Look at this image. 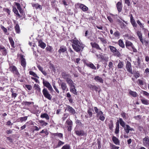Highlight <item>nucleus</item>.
Segmentation results:
<instances>
[{
    "label": "nucleus",
    "mask_w": 149,
    "mask_h": 149,
    "mask_svg": "<svg viewBox=\"0 0 149 149\" xmlns=\"http://www.w3.org/2000/svg\"><path fill=\"white\" fill-rule=\"evenodd\" d=\"M109 129L111 130L112 129L113 127V123L112 120H110L109 123Z\"/></svg>",
    "instance_id": "45"
},
{
    "label": "nucleus",
    "mask_w": 149,
    "mask_h": 149,
    "mask_svg": "<svg viewBox=\"0 0 149 149\" xmlns=\"http://www.w3.org/2000/svg\"><path fill=\"white\" fill-rule=\"evenodd\" d=\"M79 8L84 11H86L88 10V8L86 6L82 4H80Z\"/></svg>",
    "instance_id": "23"
},
{
    "label": "nucleus",
    "mask_w": 149,
    "mask_h": 149,
    "mask_svg": "<svg viewBox=\"0 0 149 149\" xmlns=\"http://www.w3.org/2000/svg\"><path fill=\"white\" fill-rule=\"evenodd\" d=\"M39 122L41 124V126H46L48 125V123L46 122L43 120H39Z\"/></svg>",
    "instance_id": "40"
},
{
    "label": "nucleus",
    "mask_w": 149,
    "mask_h": 149,
    "mask_svg": "<svg viewBox=\"0 0 149 149\" xmlns=\"http://www.w3.org/2000/svg\"><path fill=\"white\" fill-rule=\"evenodd\" d=\"M33 88L36 90V92L37 94L40 93L41 89L40 86L38 84H35L33 86Z\"/></svg>",
    "instance_id": "16"
},
{
    "label": "nucleus",
    "mask_w": 149,
    "mask_h": 149,
    "mask_svg": "<svg viewBox=\"0 0 149 149\" xmlns=\"http://www.w3.org/2000/svg\"><path fill=\"white\" fill-rule=\"evenodd\" d=\"M143 94L144 95L147 97L149 96V93L145 91H143Z\"/></svg>",
    "instance_id": "60"
},
{
    "label": "nucleus",
    "mask_w": 149,
    "mask_h": 149,
    "mask_svg": "<svg viewBox=\"0 0 149 149\" xmlns=\"http://www.w3.org/2000/svg\"><path fill=\"white\" fill-rule=\"evenodd\" d=\"M20 59L21 62V65L24 68L26 67V62L25 59L24 58L23 55L21 54L20 55Z\"/></svg>",
    "instance_id": "11"
},
{
    "label": "nucleus",
    "mask_w": 149,
    "mask_h": 149,
    "mask_svg": "<svg viewBox=\"0 0 149 149\" xmlns=\"http://www.w3.org/2000/svg\"><path fill=\"white\" fill-rule=\"evenodd\" d=\"M65 123L68 125L67 127L68 131H70L72 130V122L70 119L67 120Z\"/></svg>",
    "instance_id": "10"
},
{
    "label": "nucleus",
    "mask_w": 149,
    "mask_h": 149,
    "mask_svg": "<svg viewBox=\"0 0 149 149\" xmlns=\"http://www.w3.org/2000/svg\"><path fill=\"white\" fill-rule=\"evenodd\" d=\"M24 104L26 105H29L31 104H33V102H24Z\"/></svg>",
    "instance_id": "63"
},
{
    "label": "nucleus",
    "mask_w": 149,
    "mask_h": 149,
    "mask_svg": "<svg viewBox=\"0 0 149 149\" xmlns=\"http://www.w3.org/2000/svg\"><path fill=\"white\" fill-rule=\"evenodd\" d=\"M118 42L119 45V46L120 47H121L123 48L125 47V45L124 43L123 42V41L122 40H121V39L119 40H118Z\"/></svg>",
    "instance_id": "36"
},
{
    "label": "nucleus",
    "mask_w": 149,
    "mask_h": 149,
    "mask_svg": "<svg viewBox=\"0 0 149 149\" xmlns=\"http://www.w3.org/2000/svg\"><path fill=\"white\" fill-rule=\"evenodd\" d=\"M75 132L76 135L79 136H83L86 134V133L82 130H77Z\"/></svg>",
    "instance_id": "15"
},
{
    "label": "nucleus",
    "mask_w": 149,
    "mask_h": 149,
    "mask_svg": "<svg viewBox=\"0 0 149 149\" xmlns=\"http://www.w3.org/2000/svg\"><path fill=\"white\" fill-rule=\"evenodd\" d=\"M52 48L51 46H47L46 48V49L47 51H49V52H52Z\"/></svg>",
    "instance_id": "54"
},
{
    "label": "nucleus",
    "mask_w": 149,
    "mask_h": 149,
    "mask_svg": "<svg viewBox=\"0 0 149 149\" xmlns=\"http://www.w3.org/2000/svg\"><path fill=\"white\" fill-rule=\"evenodd\" d=\"M29 73L30 75H32L34 77H36L38 78H39V77L37 75V74L35 72L32 71H30Z\"/></svg>",
    "instance_id": "42"
},
{
    "label": "nucleus",
    "mask_w": 149,
    "mask_h": 149,
    "mask_svg": "<svg viewBox=\"0 0 149 149\" xmlns=\"http://www.w3.org/2000/svg\"><path fill=\"white\" fill-rule=\"evenodd\" d=\"M130 22L133 27L136 28L137 26V24L136 23L135 20L133 18L132 15H130Z\"/></svg>",
    "instance_id": "14"
},
{
    "label": "nucleus",
    "mask_w": 149,
    "mask_h": 149,
    "mask_svg": "<svg viewBox=\"0 0 149 149\" xmlns=\"http://www.w3.org/2000/svg\"><path fill=\"white\" fill-rule=\"evenodd\" d=\"M38 46H40L41 48L44 49L46 47V44L41 40H40L38 41Z\"/></svg>",
    "instance_id": "27"
},
{
    "label": "nucleus",
    "mask_w": 149,
    "mask_h": 149,
    "mask_svg": "<svg viewBox=\"0 0 149 149\" xmlns=\"http://www.w3.org/2000/svg\"><path fill=\"white\" fill-rule=\"evenodd\" d=\"M119 122L120 125L123 127L124 128L125 126V123L123 120L121 118H119Z\"/></svg>",
    "instance_id": "39"
},
{
    "label": "nucleus",
    "mask_w": 149,
    "mask_h": 149,
    "mask_svg": "<svg viewBox=\"0 0 149 149\" xmlns=\"http://www.w3.org/2000/svg\"><path fill=\"white\" fill-rule=\"evenodd\" d=\"M61 76L63 79H65L66 80V79L69 78L70 77V75L65 72H62L61 74Z\"/></svg>",
    "instance_id": "26"
},
{
    "label": "nucleus",
    "mask_w": 149,
    "mask_h": 149,
    "mask_svg": "<svg viewBox=\"0 0 149 149\" xmlns=\"http://www.w3.org/2000/svg\"><path fill=\"white\" fill-rule=\"evenodd\" d=\"M13 11L15 14L17 15L19 17L20 16V15L18 13V11L15 7H14L13 8Z\"/></svg>",
    "instance_id": "44"
},
{
    "label": "nucleus",
    "mask_w": 149,
    "mask_h": 149,
    "mask_svg": "<svg viewBox=\"0 0 149 149\" xmlns=\"http://www.w3.org/2000/svg\"><path fill=\"white\" fill-rule=\"evenodd\" d=\"M142 103L145 105L149 104V100L143 98L141 99Z\"/></svg>",
    "instance_id": "32"
},
{
    "label": "nucleus",
    "mask_w": 149,
    "mask_h": 149,
    "mask_svg": "<svg viewBox=\"0 0 149 149\" xmlns=\"http://www.w3.org/2000/svg\"><path fill=\"white\" fill-rule=\"evenodd\" d=\"M42 92L44 96L46 98L49 100H51L52 96L49 93L48 91L46 88H44L42 90Z\"/></svg>",
    "instance_id": "5"
},
{
    "label": "nucleus",
    "mask_w": 149,
    "mask_h": 149,
    "mask_svg": "<svg viewBox=\"0 0 149 149\" xmlns=\"http://www.w3.org/2000/svg\"><path fill=\"white\" fill-rule=\"evenodd\" d=\"M40 117L41 118H45L47 120H49V117L48 115L46 113H42Z\"/></svg>",
    "instance_id": "24"
},
{
    "label": "nucleus",
    "mask_w": 149,
    "mask_h": 149,
    "mask_svg": "<svg viewBox=\"0 0 149 149\" xmlns=\"http://www.w3.org/2000/svg\"><path fill=\"white\" fill-rule=\"evenodd\" d=\"M67 50V48L65 46H61L60 49H59L58 52L59 53L61 54L62 53H63Z\"/></svg>",
    "instance_id": "22"
},
{
    "label": "nucleus",
    "mask_w": 149,
    "mask_h": 149,
    "mask_svg": "<svg viewBox=\"0 0 149 149\" xmlns=\"http://www.w3.org/2000/svg\"><path fill=\"white\" fill-rule=\"evenodd\" d=\"M66 81L70 87L74 85V83L72 80L69 78L66 79Z\"/></svg>",
    "instance_id": "19"
},
{
    "label": "nucleus",
    "mask_w": 149,
    "mask_h": 149,
    "mask_svg": "<svg viewBox=\"0 0 149 149\" xmlns=\"http://www.w3.org/2000/svg\"><path fill=\"white\" fill-rule=\"evenodd\" d=\"M70 91L71 92H72L75 95H77V91L75 88V86L74 85L70 86Z\"/></svg>",
    "instance_id": "18"
},
{
    "label": "nucleus",
    "mask_w": 149,
    "mask_h": 149,
    "mask_svg": "<svg viewBox=\"0 0 149 149\" xmlns=\"http://www.w3.org/2000/svg\"><path fill=\"white\" fill-rule=\"evenodd\" d=\"M119 147L116 146L114 145H111V149H118Z\"/></svg>",
    "instance_id": "59"
},
{
    "label": "nucleus",
    "mask_w": 149,
    "mask_h": 149,
    "mask_svg": "<svg viewBox=\"0 0 149 149\" xmlns=\"http://www.w3.org/2000/svg\"><path fill=\"white\" fill-rule=\"evenodd\" d=\"M40 133H45L46 135H47L48 134V132L47 130H43L41 131L40 132Z\"/></svg>",
    "instance_id": "52"
},
{
    "label": "nucleus",
    "mask_w": 149,
    "mask_h": 149,
    "mask_svg": "<svg viewBox=\"0 0 149 149\" xmlns=\"http://www.w3.org/2000/svg\"><path fill=\"white\" fill-rule=\"evenodd\" d=\"M91 88L93 90L96 91H97L98 89V88L95 86H92Z\"/></svg>",
    "instance_id": "61"
},
{
    "label": "nucleus",
    "mask_w": 149,
    "mask_h": 149,
    "mask_svg": "<svg viewBox=\"0 0 149 149\" xmlns=\"http://www.w3.org/2000/svg\"><path fill=\"white\" fill-rule=\"evenodd\" d=\"M37 67L39 70L45 76H46L47 75V72L44 70H43V69L42 67H41L39 65H38Z\"/></svg>",
    "instance_id": "25"
},
{
    "label": "nucleus",
    "mask_w": 149,
    "mask_h": 149,
    "mask_svg": "<svg viewBox=\"0 0 149 149\" xmlns=\"http://www.w3.org/2000/svg\"><path fill=\"white\" fill-rule=\"evenodd\" d=\"M72 43V46L73 49L76 52H79L82 51L84 47V45L76 38L70 40Z\"/></svg>",
    "instance_id": "1"
},
{
    "label": "nucleus",
    "mask_w": 149,
    "mask_h": 149,
    "mask_svg": "<svg viewBox=\"0 0 149 149\" xmlns=\"http://www.w3.org/2000/svg\"><path fill=\"white\" fill-rule=\"evenodd\" d=\"M125 46L126 48L130 51H132L134 52H137L136 49L133 43L129 41H127L125 42Z\"/></svg>",
    "instance_id": "3"
},
{
    "label": "nucleus",
    "mask_w": 149,
    "mask_h": 149,
    "mask_svg": "<svg viewBox=\"0 0 149 149\" xmlns=\"http://www.w3.org/2000/svg\"><path fill=\"white\" fill-rule=\"evenodd\" d=\"M0 27L1 29L3 30V32L5 33H6L7 31V30L6 28H5L2 25H0Z\"/></svg>",
    "instance_id": "53"
},
{
    "label": "nucleus",
    "mask_w": 149,
    "mask_h": 149,
    "mask_svg": "<svg viewBox=\"0 0 149 149\" xmlns=\"http://www.w3.org/2000/svg\"><path fill=\"white\" fill-rule=\"evenodd\" d=\"M91 45L93 47L97 49L101 50V49L99 45L95 42H91Z\"/></svg>",
    "instance_id": "21"
},
{
    "label": "nucleus",
    "mask_w": 149,
    "mask_h": 149,
    "mask_svg": "<svg viewBox=\"0 0 149 149\" xmlns=\"http://www.w3.org/2000/svg\"><path fill=\"white\" fill-rule=\"evenodd\" d=\"M39 111L38 108V106L34 107L31 110V112L34 114H36Z\"/></svg>",
    "instance_id": "29"
},
{
    "label": "nucleus",
    "mask_w": 149,
    "mask_h": 149,
    "mask_svg": "<svg viewBox=\"0 0 149 149\" xmlns=\"http://www.w3.org/2000/svg\"><path fill=\"white\" fill-rule=\"evenodd\" d=\"M67 109L68 111L69 112L72 114H74L76 113V111L72 107L69 105L67 106Z\"/></svg>",
    "instance_id": "17"
},
{
    "label": "nucleus",
    "mask_w": 149,
    "mask_h": 149,
    "mask_svg": "<svg viewBox=\"0 0 149 149\" xmlns=\"http://www.w3.org/2000/svg\"><path fill=\"white\" fill-rule=\"evenodd\" d=\"M16 32L17 33H19L20 32V30L19 26L18 24H16L14 27Z\"/></svg>",
    "instance_id": "31"
},
{
    "label": "nucleus",
    "mask_w": 149,
    "mask_h": 149,
    "mask_svg": "<svg viewBox=\"0 0 149 149\" xmlns=\"http://www.w3.org/2000/svg\"><path fill=\"white\" fill-rule=\"evenodd\" d=\"M116 6L118 12L119 13L120 12L122 9V4L121 3L119 2H118Z\"/></svg>",
    "instance_id": "28"
},
{
    "label": "nucleus",
    "mask_w": 149,
    "mask_h": 149,
    "mask_svg": "<svg viewBox=\"0 0 149 149\" xmlns=\"http://www.w3.org/2000/svg\"><path fill=\"white\" fill-rule=\"evenodd\" d=\"M94 109L95 110V111L97 113V114H98L99 113H100V111H101L98 109L97 107H94Z\"/></svg>",
    "instance_id": "57"
},
{
    "label": "nucleus",
    "mask_w": 149,
    "mask_h": 149,
    "mask_svg": "<svg viewBox=\"0 0 149 149\" xmlns=\"http://www.w3.org/2000/svg\"><path fill=\"white\" fill-rule=\"evenodd\" d=\"M70 146L69 144H66L64 145L61 149H70Z\"/></svg>",
    "instance_id": "49"
},
{
    "label": "nucleus",
    "mask_w": 149,
    "mask_h": 149,
    "mask_svg": "<svg viewBox=\"0 0 149 149\" xmlns=\"http://www.w3.org/2000/svg\"><path fill=\"white\" fill-rule=\"evenodd\" d=\"M53 135L54 136H57L60 138H63V135L61 133H54L53 134Z\"/></svg>",
    "instance_id": "41"
},
{
    "label": "nucleus",
    "mask_w": 149,
    "mask_h": 149,
    "mask_svg": "<svg viewBox=\"0 0 149 149\" xmlns=\"http://www.w3.org/2000/svg\"><path fill=\"white\" fill-rule=\"evenodd\" d=\"M138 83L141 85H143L144 84L143 81L139 79L138 80Z\"/></svg>",
    "instance_id": "62"
},
{
    "label": "nucleus",
    "mask_w": 149,
    "mask_h": 149,
    "mask_svg": "<svg viewBox=\"0 0 149 149\" xmlns=\"http://www.w3.org/2000/svg\"><path fill=\"white\" fill-rule=\"evenodd\" d=\"M136 33L139 38L142 37V34L140 31H137Z\"/></svg>",
    "instance_id": "58"
},
{
    "label": "nucleus",
    "mask_w": 149,
    "mask_h": 149,
    "mask_svg": "<svg viewBox=\"0 0 149 149\" xmlns=\"http://www.w3.org/2000/svg\"><path fill=\"white\" fill-rule=\"evenodd\" d=\"M136 22L137 24L139 25L141 28H142L143 29H144V26H143V24L141 23L139 20H137Z\"/></svg>",
    "instance_id": "47"
},
{
    "label": "nucleus",
    "mask_w": 149,
    "mask_h": 149,
    "mask_svg": "<svg viewBox=\"0 0 149 149\" xmlns=\"http://www.w3.org/2000/svg\"><path fill=\"white\" fill-rule=\"evenodd\" d=\"M27 116H26L24 117H21L19 119L20 120L21 122H22L24 121H25L27 118Z\"/></svg>",
    "instance_id": "48"
},
{
    "label": "nucleus",
    "mask_w": 149,
    "mask_h": 149,
    "mask_svg": "<svg viewBox=\"0 0 149 149\" xmlns=\"http://www.w3.org/2000/svg\"><path fill=\"white\" fill-rule=\"evenodd\" d=\"M94 80L97 82H99L101 83H103V80L100 77L98 76H96L94 78Z\"/></svg>",
    "instance_id": "20"
},
{
    "label": "nucleus",
    "mask_w": 149,
    "mask_h": 149,
    "mask_svg": "<svg viewBox=\"0 0 149 149\" xmlns=\"http://www.w3.org/2000/svg\"><path fill=\"white\" fill-rule=\"evenodd\" d=\"M129 93L134 97H136L138 95V94L136 92L132 91L130 90Z\"/></svg>",
    "instance_id": "37"
},
{
    "label": "nucleus",
    "mask_w": 149,
    "mask_h": 149,
    "mask_svg": "<svg viewBox=\"0 0 149 149\" xmlns=\"http://www.w3.org/2000/svg\"><path fill=\"white\" fill-rule=\"evenodd\" d=\"M112 140L113 143L116 145H119V141L118 139L116 137L113 136L112 137Z\"/></svg>",
    "instance_id": "30"
},
{
    "label": "nucleus",
    "mask_w": 149,
    "mask_h": 149,
    "mask_svg": "<svg viewBox=\"0 0 149 149\" xmlns=\"http://www.w3.org/2000/svg\"><path fill=\"white\" fill-rule=\"evenodd\" d=\"M69 115L68 113H65L63 115V116L62 118V120L63 121L65 120L68 117Z\"/></svg>",
    "instance_id": "55"
},
{
    "label": "nucleus",
    "mask_w": 149,
    "mask_h": 149,
    "mask_svg": "<svg viewBox=\"0 0 149 149\" xmlns=\"http://www.w3.org/2000/svg\"><path fill=\"white\" fill-rule=\"evenodd\" d=\"M109 47L110 51L113 53L114 56L118 57L120 56L121 55L120 52L116 49V48L111 46H109Z\"/></svg>",
    "instance_id": "4"
},
{
    "label": "nucleus",
    "mask_w": 149,
    "mask_h": 149,
    "mask_svg": "<svg viewBox=\"0 0 149 149\" xmlns=\"http://www.w3.org/2000/svg\"><path fill=\"white\" fill-rule=\"evenodd\" d=\"M58 82L59 86H60V88L62 89L63 93L65 91H67L69 90L66 83L63 80L59 79Z\"/></svg>",
    "instance_id": "2"
},
{
    "label": "nucleus",
    "mask_w": 149,
    "mask_h": 149,
    "mask_svg": "<svg viewBox=\"0 0 149 149\" xmlns=\"http://www.w3.org/2000/svg\"><path fill=\"white\" fill-rule=\"evenodd\" d=\"M124 65L123 62L119 61V62L117 65V67L119 69L122 68H123Z\"/></svg>",
    "instance_id": "35"
},
{
    "label": "nucleus",
    "mask_w": 149,
    "mask_h": 149,
    "mask_svg": "<svg viewBox=\"0 0 149 149\" xmlns=\"http://www.w3.org/2000/svg\"><path fill=\"white\" fill-rule=\"evenodd\" d=\"M9 40L11 46L13 47H14V42L13 40V38L11 37L9 38Z\"/></svg>",
    "instance_id": "43"
},
{
    "label": "nucleus",
    "mask_w": 149,
    "mask_h": 149,
    "mask_svg": "<svg viewBox=\"0 0 149 149\" xmlns=\"http://www.w3.org/2000/svg\"><path fill=\"white\" fill-rule=\"evenodd\" d=\"M98 38L103 43L106 44L107 43L106 40L104 38L101 37H99Z\"/></svg>",
    "instance_id": "46"
},
{
    "label": "nucleus",
    "mask_w": 149,
    "mask_h": 149,
    "mask_svg": "<svg viewBox=\"0 0 149 149\" xmlns=\"http://www.w3.org/2000/svg\"><path fill=\"white\" fill-rule=\"evenodd\" d=\"M88 113V114L89 117V118H91L92 117V113L91 111H90V110H88L87 111Z\"/></svg>",
    "instance_id": "64"
},
{
    "label": "nucleus",
    "mask_w": 149,
    "mask_h": 149,
    "mask_svg": "<svg viewBox=\"0 0 149 149\" xmlns=\"http://www.w3.org/2000/svg\"><path fill=\"white\" fill-rule=\"evenodd\" d=\"M86 65L88 67L94 70H95L96 69V67L92 63H87Z\"/></svg>",
    "instance_id": "38"
},
{
    "label": "nucleus",
    "mask_w": 149,
    "mask_h": 149,
    "mask_svg": "<svg viewBox=\"0 0 149 149\" xmlns=\"http://www.w3.org/2000/svg\"><path fill=\"white\" fill-rule=\"evenodd\" d=\"M113 35L116 37L118 38L120 36V33L118 31H116V32L113 34Z\"/></svg>",
    "instance_id": "50"
},
{
    "label": "nucleus",
    "mask_w": 149,
    "mask_h": 149,
    "mask_svg": "<svg viewBox=\"0 0 149 149\" xmlns=\"http://www.w3.org/2000/svg\"><path fill=\"white\" fill-rule=\"evenodd\" d=\"M124 129L125 132L127 134L129 133L130 131L134 130L133 128L131 127L129 125H126Z\"/></svg>",
    "instance_id": "13"
},
{
    "label": "nucleus",
    "mask_w": 149,
    "mask_h": 149,
    "mask_svg": "<svg viewBox=\"0 0 149 149\" xmlns=\"http://www.w3.org/2000/svg\"><path fill=\"white\" fill-rule=\"evenodd\" d=\"M32 6L36 9L39 8L41 9H42L41 6L40 5H39L38 3L33 4H32Z\"/></svg>",
    "instance_id": "33"
},
{
    "label": "nucleus",
    "mask_w": 149,
    "mask_h": 149,
    "mask_svg": "<svg viewBox=\"0 0 149 149\" xmlns=\"http://www.w3.org/2000/svg\"><path fill=\"white\" fill-rule=\"evenodd\" d=\"M96 116L97 118H99L100 120L102 121H104L105 119L104 114L102 111H100V113L96 115Z\"/></svg>",
    "instance_id": "12"
},
{
    "label": "nucleus",
    "mask_w": 149,
    "mask_h": 149,
    "mask_svg": "<svg viewBox=\"0 0 149 149\" xmlns=\"http://www.w3.org/2000/svg\"><path fill=\"white\" fill-rule=\"evenodd\" d=\"M64 143L62 141L60 140H59L57 146V147H60V146L63 145Z\"/></svg>",
    "instance_id": "51"
},
{
    "label": "nucleus",
    "mask_w": 149,
    "mask_h": 149,
    "mask_svg": "<svg viewBox=\"0 0 149 149\" xmlns=\"http://www.w3.org/2000/svg\"><path fill=\"white\" fill-rule=\"evenodd\" d=\"M126 68L127 71L131 74H133L132 70L131 63L129 61H127L126 64Z\"/></svg>",
    "instance_id": "7"
},
{
    "label": "nucleus",
    "mask_w": 149,
    "mask_h": 149,
    "mask_svg": "<svg viewBox=\"0 0 149 149\" xmlns=\"http://www.w3.org/2000/svg\"><path fill=\"white\" fill-rule=\"evenodd\" d=\"M141 63V60L140 59L138 58L137 59V63H134L135 65H136L137 66H138Z\"/></svg>",
    "instance_id": "56"
},
{
    "label": "nucleus",
    "mask_w": 149,
    "mask_h": 149,
    "mask_svg": "<svg viewBox=\"0 0 149 149\" xmlns=\"http://www.w3.org/2000/svg\"><path fill=\"white\" fill-rule=\"evenodd\" d=\"M9 69L14 74H15L17 75L19 74L17 68L15 66L13 65H11L9 67Z\"/></svg>",
    "instance_id": "8"
},
{
    "label": "nucleus",
    "mask_w": 149,
    "mask_h": 149,
    "mask_svg": "<svg viewBox=\"0 0 149 149\" xmlns=\"http://www.w3.org/2000/svg\"><path fill=\"white\" fill-rule=\"evenodd\" d=\"M119 124L118 123V121L116 123V129L115 131V132L116 134H117L119 132Z\"/></svg>",
    "instance_id": "34"
},
{
    "label": "nucleus",
    "mask_w": 149,
    "mask_h": 149,
    "mask_svg": "<svg viewBox=\"0 0 149 149\" xmlns=\"http://www.w3.org/2000/svg\"><path fill=\"white\" fill-rule=\"evenodd\" d=\"M143 144L144 146L149 147V138L148 136L146 137L143 139Z\"/></svg>",
    "instance_id": "9"
},
{
    "label": "nucleus",
    "mask_w": 149,
    "mask_h": 149,
    "mask_svg": "<svg viewBox=\"0 0 149 149\" xmlns=\"http://www.w3.org/2000/svg\"><path fill=\"white\" fill-rule=\"evenodd\" d=\"M43 85L46 87L50 91L52 92L53 89L50 84L48 81H45L44 79L43 80Z\"/></svg>",
    "instance_id": "6"
}]
</instances>
